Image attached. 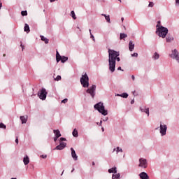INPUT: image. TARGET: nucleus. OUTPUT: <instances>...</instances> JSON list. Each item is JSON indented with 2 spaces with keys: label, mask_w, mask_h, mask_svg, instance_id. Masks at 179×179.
Here are the masks:
<instances>
[{
  "label": "nucleus",
  "mask_w": 179,
  "mask_h": 179,
  "mask_svg": "<svg viewBox=\"0 0 179 179\" xmlns=\"http://www.w3.org/2000/svg\"><path fill=\"white\" fill-rule=\"evenodd\" d=\"M115 61H117V62L121 61V59H120V52L109 49L108 62L109 69L111 72H114L115 71Z\"/></svg>",
  "instance_id": "1"
},
{
  "label": "nucleus",
  "mask_w": 179,
  "mask_h": 179,
  "mask_svg": "<svg viewBox=\"0 0 179 179\" xmlns=\"http://www.w3.org/2000/svg\"><path fill=\"white\" fill-rule=\"evenodd\" d=\"M156 27L157 36H159V37H162V38H166V36H167V34L169 33V29L162 26L160 21L157 22Z\"/></svg>",
  "instance_id": "2"
},
{
  "label": "nucleus",
  "mask_w": 179,
  "mask_h": 179,
  "mask_svg": "<svg viewBox=\"0 0 179 179\" xmlns=\"http://www.w3.org/2000/svg\"><path fill=\"white\" fill-rule=\"evenodd\" d=\"M95 110H97L99 113L102 114V115H107L108 114V111L106 110L104 107V104L101 102H99L94 106Z\"/></svg>",
  "instance_id": "3"
},
{
  "label": "nucleus",
  "mask_w": 179,
  "mask_h": 179,
  "mask_svg": "<svg viewBox=\"0 0 179 179\" xmlns=\"http://www.w3.org/2000/svg\"><path fill=\"white\" fill-rule=\"evenodd\" d=\"M80 83L83 87H89V76L85 73V75H83L80 78Z\"/></svg>",
  "instance_id": "4"
},
{
  "label": "nucleus",
  "mask_w": 179,
  "mask_h": 179,
  "mask_svg": "<svg viewBox=\"0 0 179 179\" xmlns=\"http://www.w3.org/2000/svg\"><path fill=\"white\" fill-rule=\"evenodd\" d=\"M64 141H66V138L64 137L60 138V144L55 148L56 150H62L64 148L66 147V143L63 142Z\"/></svg>",
  "instance_id": "5"
},
{
  "label": "nucleus",
  "mask_w": 179,
  "mask_h": 179,
  "mask_svg": "<svg viewBox=\"0 0 179 179\" xmlns=\"http://www.w3.org/2000/svg\"><path fill=\"white\" fill-rule=\"evenodd\" d=\"M47 90L42 88L40 91V93L38 94V96L41 100H45V99H47Z\"/></svg>",
  "instance_id": "6"
},
{
  "label": "nucleus",
  "mask_w": 179,
  "mask_h": 179,
  "mask_svg": "<svg viewBox=\"0 0 179 179\" xmlns=\"http://www.w3.org/2000/svg\"><path fill=\"white\" fill-rule=\"evenodd\" d=\"M138 167H142L143 169L148 168V161L145 158L139 159V165Z\"/></svg>",
  "instance_id": "7"
},
{
  "label": "nucleus",
  "mask_w": 179,
  "mask_h": 179,
  "mask_svg": "<svg viewBox=\"0 0 179 179\" xmlns=\"http://www.w3.org/2000/svg\"><path fill=\"white\" fill-rule=\"evenodd\" d=\"M87 93H89V94H90V96H92L93 99L96 95V85H93L88 90H87Z\"/></svg>",
  "instance_id": "8"
},
{
  "label": "nucleus",
  "mask_w": 179,
  "mask_h": 179,
  "mask_svg": "<svg viewBox=\"0 0 179 179\" xmlns=\"http://www.w3.org/2000/svg\"><path fill=\"white\" fill-rule=\"evenodd\" d=\"M171 58L176 59L177 62H179V53L177 50H174L172 51V54L171 55Z\"/></svg>",
  "instance_id": "9"
},
{
  "label": "nucleus",
  "mask_w": 179,
  "mask_h": 179,
  "mask_svg": "<svg viewBox=\"0 0 179 179\" xmlns=\"http://www.w3.org/2000/svg\"><path fill=\"white\" fill-rule=\"evenodd\" d=\"M167 132V126L166 124H160V134L162 136H164Z\"/></svg>",
  "instance_id": "10"
},
{
  "label": "nucleus",
  "mask_w": 179,
  "mask_h": 179,
  "mask_svg": "<svg viewBox=\"0 0 179 179\" xmlns=\"http://www.w3.org/2000/svg\"><path fill=\"white\" fill-rule=\"evenodd\" d=\"M141 111L142 113H145V114H148V117H149V108H146V106H143L140 108Z\"/></svg>",
  "instance_id": "11"
},
{
  "label": "nucleus",
  "mask_w": 179,
  "mask_h": 179,
  "mask_svg": "<svg viewBox=\"0 0 179 179\" xmlns=\"http://www.w3.org/2000/svg\"><path fill=\"white\" fill-rule=\"evenodd\" d=\"M71 156H72L73 160H78V155H76V152H75V150H73L71 148Z\"/></svg>",
  "instance_id": "12"
},
{
  "label": "nucleus",
  "mask_w": 179,
  "mask_h": 179,
  "mask_svg": "<svg viewBox=\"0 0 179 179\" xmlns=\"http://www.w3.org/2000/svg\"><path fill=\"white\" fill-rule=\"evenodd\" d=\"M140 178L141 179H149V176H148V173L145 172H142L139 174Z\"/></svg>",
  "instance_id": "13"
},
{
  "label": "nucleus",
  "mask_w": 179,
  "mask_h": 179,
  "mask_svg": "<svg viewBox=\"0 0 179 179\" xmlns=\"http://www.w3.org/2000/svg\"><path fill=\"white\" fill-rule=\"evenodd\" d=\"M135 48V44L132 42V41H130L129 43V51H134V49Z\"/></svg>",
  "instance_id": "14"
},
{
  "label": "nucleus",
  "mask_w": 179,
  "mask_h": 179,
  "mask_svg": "<svg viewBox=\"0 0 179 179\" xmlns=\"http://www.w3.org/2000/svg\"><path fill=\"white\" fill-rule=\"evenodd\" d=\"M23 162H24V164L25 166H27V164H29V163H30V159L29 158V157L27 155L24 157Z\"/></svg>",
  "instance_id": "15"
},
{
  "label": "nucleus",
  "mask_w": 179,
  "mask_h": 179,
  "mask_svg": "<svg viewBox=\"0 0 179 179\" xmlns=\"http://www.w3.org/2000/svg\"><path fill=\"white\" fill-rule=\"evenodd\" d=\"M22 124H26L27 122V116H20Z\"/></svg>",
  "instance_id": "16"
},
{
  "label": "nucleus",
  "mask_w": 179,
  "mask_h": 179,
  "mask_svg": "<svg viewBox=\"0 0 179 179\" xmlns=\"http://www.w3.org/2000/svg\"><path fill=\"white\" fill-rule=\"evenodd\" d=\"M53 132L55 134V136H57V138L61 137V132L59 130H53Z\"/></svg>",
  "instance_id": "17"
},
{
  "label": "nucleus",
  "mask_w": 179,
  "mask_h": 179,
  "mask_svg": "<svg viewBox=\"0 0 179 179\" xmlns=\"http://www.w3.org/2000/svg\"><path fill=\"white\" fill-rule=\"evenodd\" d=\"M62 56H61V55H59V52H58V51H57V53H56V60H57V62H59V61H61V57Z\"/></svg>",
  "instance_id": "18"
},
{
  "label": "nucleus",
  "mask_w": 179,
  "mask_h": 179,
  "mask_svg": "<svg viewBox=\"0 0 179 179\" xmlns=\"http://www.w3.org/2000/svg\"><path fill=\"white\" fill-rule=\"evenodd\" d=\"M62 56H61V55H59V52H58V51H57V53H56V60H57V62H59V61H61V57Z\"/></svg>",
  "instance_id": "19"
},
{
  "label": "nucleus",
  "mask_w": 179,
  "mask_h": 179,
  "mask_svg": "<svg viewBox=\"0 0 179 179\" xmlns=\"http://www.w3.org/2000/svg\"><path fill=\"white\" fill-rule=\"evenodd\" d=\"M166 43H171V41H174V38L173 36H168L166 38Z\"/></svg>",
  "instance_id": "20"
},
{
  "label": "nucleus",
  "mask_w": 179,
  "mask_h": 179,
  "mask_svg": "<svg viewBox=\"0 0 179 179\" xmlns=\"http://www.w3.org/2000/svg\"><path fill=\"white\" fill-rule=\"evenodd\" d=\"M24 30V31H26L27 33H29V31H30V27H29V24H25Z\"/></svg>",
  "instance_id": "21"
},
{
  "label": "nucleus",
  "mask_w": 179,
  "mask_h": 179,
  "mask_svg": "<svg viewBox=\"0 0 179 179\" xmlns=\"http://www.w3.org/2000/svg\"><path fill=\"white\" fill-rule=\"evenodd\" d=\"M117 96L123 97V99H127V97H128V94L127 93H123L122 94H117Z\"/></svg>",
  "instance_id": "22"
},
{
  "label": "nucleus",
  "mask_w": 179,
  "mask_h": 179,
  "mask_svg": "<svg viewBox=\"0 0 179 179\" xmlns=\"http://www.w3.org/2000/svg\"><path fill=\"white\" fill-rule=\"evenodd\" d=\"M108 173H117V168L116 167H113L112 169H108Z\"/></svg>",
  "instance_id": "23"
},
{
  "label": "nucleus",
  "mask_w": 179,
  "mask_h": 179,
  "mask_svg": "<svg viewBox=\"0 0 179 179\" xmlns=\"http://www.w3.org/2000/svg\"><path fill=\"white\" fill-rule=\"evenodd\" d=\"M127 37H128V35H127L125 34H120V39L124 40V38H127Z\"/></svg>",
  "instance_id": "24"
},
{
  "label": "nucleus",
  "mask_w": 179,
  "mask_h": 179,
  "mask_svg": "<svg viewBox=\"0 0 179 179\" xmlns=\"http://www.w3.org/2000/svg\"><path fill=\"white\" fill-rule=\"evenodd\" d=\"M41 38L42 41H44L45 44H48V39L47 38L44 37V36H41Z\"/></svg>",
  "instance_id": "25"
},
{
  "label": "nucleus",
  "mask_w": 179,
  "mask_h": 179,
  "mask_svg": "<svg viewBox=\"0 0 179 179\" xmlns=\"http://www.w3.org/2000/svg\"><path fill=\"white\" fill-rule=\"evenodd\" d=\"M67 59L68 57L62 56L60 59V61L64 64V62H66Z\"/></svg>",
  "instance_id": "26"
},
{
  "label": "nucleus",
  "mask_w": 179,
  "mask_h": 179,
  "mask_svg": "<svg viewBox=\"0 0 179 179\" xmlns=\"http://www.w3.org/2000/svg\"><path fill=\"white\" fill-rule=\"evenodd\" d=\"M73 136L75 138H78V130L76 129H74L73 131Z\"/></svg>",
  "instance_id": "27"
},
{
  "label": "nucleus",
  "mask_w": 179,
  "mask_h": 179,
  "mask_svg": "<svg viewBox=\"0 0 179 179\" xmlns=\"http://www.w3.org/2000/svg\"><path fill=\"white\" fill-rule=\"evenodd\" d=\"M102 16H104L105 19L108 22V23H110V15H106V14H102Z\"/></svg>",
  "instance_id": "28"
},
{
  "label": "nucleus",
  "mask_w": 179,
  "mask_h": 179,
  "mask_svg": "<svg viewBox=\"0 0 179 179\" xmlns=\"http://www.w3.org/2000/svg\"><path fill=\"white\" fill-rule=\"evenodd\" d=\"M71 16L74 20H76V15L75 14V11H71Z\"/></svg>",
  "instance_id": "29"
},
{
  "label": "nucleus",
  "mask_w": 179,
  "mask_h": 179,
  "mask_svg": "<svg viewBox=\"0 0 179 179\" xmlns=\"http://www.w3.org/2000/svg\"><path fill=\"white\" fill-rule=\"evenodd\" d=\"M120 177H121V175L120 173H117L116 175H113L112 179H118Z\"/></svg>",
  "instance_id": "30"
},
{
  "label": "nucleus",
  "mask_w": 179,
  "mask_h": 179,
  "mask_svg": "<svg viewBox=\"0 0 179 179\" xmlns=\"http://www.w3.org/2000/svg\"><path fill=\"white\" fill-rule=\"evenodd\" d=\"M90 38L93 40V41H96V39L94 38V36H93V34H92V29H89Z\"/></svg>",
  "instance_id": "31"
},
{
  "label": "nucleus",
  "mask_w": 179,
  "mask_h": 179,
  "mask_svg": "<svg viewBox=\"0 0 179 179\" xmlns=\"http://www.w3.org/2000/svg\"><path fill=\"white\" fill-rule=\"evenodd\" d=\"M159 54H158L157 52H155V54H154L152 58H153L154 59H159Z\"/></svg>",
  "instance_id": "32"
},
{
  "label": "nucleus",
  "mask_w": 179,
  "mask_h": 179,
  "mask_svg": "<svg viewBox=\"0 0 179 179\" xmlns=\"http://www.w3.org/2000/svg\"><path fill=\"white\" fill-rule=\"evenodd\" d=\"M0 128H3V129H6V125L3 123H0Z\"/></svg>",
  "instance_id": "33"
},
{
  "label": "nucleus",
  "mask_w": 179,
  "mask_h": 179,
  "mask_svg": "<svg viewBox=\"0 0 179 179\" xmlns=\"http://www.w3.org/2000/svg\"><path fill=\"white\" fill-rule=\"evenodd\" d=\"M21 15L22 16H27V11H22Z\"/></svg>",
  "instance_id": "34"
},
{
  "label": "nucleus",
  "mask_w": 179,
  "mask_h": 179,
  "mask_svg": "<svg viewBox=\"0 0 179 179\" xmlns=\"http://www.w3.org/2000/svg\"><path fill=\"white\" fill-rule=\"evenodd\" d=\"M116 152L118 153L119 152H122V149L120 148V147H117Z\"/></svg>",
  "instance_id": "35"
},
{
  "label": "nucleus",
  "mask_w": 179,
  "mask_h": 179,
  "mask_svg": "<svg viewBox=\"0 0 179 179\" xmlns=\"http://www.w3.org/2000/svg\"><path fill=\"white\" fill-rule=\"evenodd\" d=\"M55 80H61V76H57L55 78Z\"/></svg>",
  "instance_id": "36"
},
{
  "label": "nucleus",
  "mask_w": 179,
  "mask_h": 179,
  "mask_svg": "<svg viewBox=\"0 0 179 179\" xmlns=\"http://www.w3.org/2000/svg\"><path fill=\"white\" fill-rule=\"evenodd\" d=\"M62 103H64L65 104V103H68V99H64V100L62 101Z\"/></svg>",
  "instance_id": "37"
},
{
  "label": "nucleus",
  "mask_w": 179,
  "mask_h": 179,
  "mask_svg": "<svg viewBox=\"0 0 179 179\" xmlns=\"http://www.w3.org/2000/svg\"><path fill=\"white\" fill-rule=\"evenodd\" d=\"M153 2H150V3H149V5H148V6L150 7V8H153Z\"/></svg>",
  "instance_id": "38"
},
{
  "label": "nucleus",
  "mask_w": 179,
  "mask_h": 179,
  "mask_svg": "<svg viewBox=\"0 0 179 179\" xmlns=\"http://www.w3.org/2000/svg\"><path fill=\"white\" fill-rule=\"evenodd\" d=\"M176 6H179V0H176Z\"/></svg>",
  "instance_id": "39"
},
{
  "label": "nucleus",
  "mask_w": 179,
  "mask_h": 179,
  "mask_svg": "<svg viewBox=\"0 0 179 179\" xmlns=\"http://www.w3.org/2000/svg\"><path fill=\"white\" fill-rule=\"evenodd\" d=\"M131 57H138V53L131 54Z\"/></svg>",
  "instance_id": "40"
},
{
  "label": "nucleus",
  "mask_w": 179,
  "mask_h": 179,
  "mask_svg": "<svg viewBox=\"0 0 179 179\" xmlns=\"http://www.w3.org/2000/svg\"><path fill=\"white\" fill-rule=\"evenodd\" d=\"M58 138H59V137H57L56 136H55V137H54V141H55V142H57V141L58 140Z\"/></svg>",
  "instance_id": "41"
},
{
  "label": "nucleus",
  "mask_w": 179,
  "mask_h": 179,
  "mask_svg": "<svg viewBox=\"0 0 179 179\" xmlns=\"http://www.w3.org/2000/svg\"><path fill=\"white\" fill-rule=\"evenodd\" d=\"M42 159H47V155H41Z\"/></svg>",
  "instance_id": "42"
},
{
  "label": "nucleus",
  "mask_w": 179,
  "mask_h": 179,
  "mask_svg": "<svg viewBox=\"0 0 179 179\" xmlns=\"http://www.w3.org/2000/svg\"><path fill=\"white\" fill-rule=\"evenodd\" d=\"M103 121H108V117H106L103 120Z\"/></svg>",
  "instance_id": "43"
},
{
  "label": "nucleus",
  "mask_w": 179,
  "mask_h": 179,
  "mask_svg": "<svg viewBox=\"0 0 179 179\" xmlns=\"http://www.w3.org/2000/svg\"><path fill=\"white\" fill-rule=\"evenodd\" d=\"M21 47H22V50L23 51L24 50V46L22 44H21Z\"/></svg>",
  "instance_id": "44"
},
{
  "label": "nucleus",
  "mask_w": 179,
  "mask_h": 179,
  "mask_svg": "<svg viewBox=\"0 0 179 179\" xmlns=\"http://www.w3.org/2000/svg\"><path fill=\"white\" fill-rule=\"evenodd\" d=\"M15 143H17V145L19 143V140L17 138L15 139Z\"/></svg>",
  "instance_id": "45"
},
{
  "label": "nucleus",
  "mask_w": 179,
  "mask_h": 179,
  "mask_svg": "<svg viewBox=\"0 0 179 179\" xmlns=\"http://www.w3.org/2000/svg\"><path fill=\"white\" fill-rule=\"evenodd\" d=\"M135 103V101L133 99L131 101V104H134Z\"/></svg>",
  "instance_id": "46"
},
{
  "label": "nucleus",
  "mask_w": 179,
  "mask_h": 179,
  "mask_svg": "<svg viewBox=\"0 0 179 179\" xmlns=\"http://www.w3.org/2000/svg\"><path fill=\"white\" fill-rule=\"evenodd\" d=\"M117 71H122V69H121V66L117 68Z\"/></svg>",
  "instance_id": "47"
},
{
  "label": "nucleus",
  "mask_w": 179,
  "mask_h": 179,
  "mask_svg": "<svg viewBox=\"0 0 179 179\" xmlns=\"http://www.w3.org/2000/svg\"><path fill=\"white\" fill-rule=\"evenodd\" d=\"M131 78H132L133 80H135V76H132Z\"/></svg>",
  "instance_id": "48"
},
{
  "label": "nucleus",
  "mask_w": 179,
  "mask_h": 179,
  "mask_svg": "<svg viewBox=\"0 0 179 179\" xmlns=\"http://www.w3.org/2000/svg\"><path fill=\"white\" fill-rule=\"evenodd\" d=\"M2 8V3H0V9Z\"/></svg>",
  "instance_id": "49"
},
{
  "label": "nucleus",
  "mask_w": 179,
  "mask_h": 179,
  "mask_svg": "<svg viewBox=\"0 0 179 179\" xmlns=\"http://www.w3.org/2000/svg\"><path fill=\"white\" fill-rule=\"evenodd\" d=\"M101 129H102V131L104 132V127H102Z\"/></svg>",
  "instance_id": "50"
},
{
  "label": "nucleus",
  "mask_w": 179,
  "mask_h": 179,
  "mask_svg": "<svg viewBox=\"0 0 179 179\" xmlns=\"http://www.w3.org/2000/svg\"><path fill=\"white\" fill-rule=\"evenodd\" d=\"M50 2H55V0H50Z\"/></svg>",
  "instance_id": "51"
},
{
  "label": "nucleus",
  "mask_w": 179,
  "mask_h": 179,
  "mask_svg": "<svg viewBox=\"0 0 179 179\" xmlns=\"http://www.w3.org/2000/svg\"><path fill=\"white\" fill-rule=\"evenodd\" d=\"M122 22H124V17L121 18Z\"/></svg>",
  "instance_id": "52"
},
{
  "label": "nucleus",
  "mask_w": 179,
  "mask_h": 179,
  "mask_svg": "<svg viewBox=\"0 0 179 179\" xmlns=\"http://www.w3.org/2000/svg\"><path fill=\"white\" fill-rule=\"evenodd\" d=\"M73 171H75V169H73V170L71 171V173H73Z\"/></svg>",
  "instance_id": "53"
},
{
  "label": "nucleus",
  "mask_w": 179,
  "mask_h": 179,
  "mask_svg": "<svg viewBox=\"0 0 179 179\" xmlns=\"http://www.w3.org/2000/svg\"><path fill=\"white\" fill-rule=\"evenodd\" d=\"M101 122H103V121L101 120V121H100V125H101Z\"/></svg>",
  "instance_id": "54"
},
{
  "label": "nucleus",
  "mask_w": 179,
  "mask_h": 179,
  "mask_svg": "<svg viewBox=\"0 0 179 179\" xmlns=\"http://www.w3.org/2000/svg\"><path fill=\"white\" fill-rule=\"evenodd\" d=\"M115 150H116V149H115V148H114L113 152H115Z\"/></svg>",
  "instance_id": "55"
},
{
  "label": "nucleus",
  "mask_w": 179,
  "mask_h": 179,
  "mask_svg": "<svg viewBox=\"0 0 179 179\" xmlns=\"http://www.w3.org/2000/svg\"><path fill=\"white\" fill-rule=\"evenodd\" d=\"M92 166H94V162H92Z\"/></svg>",
  "instance_id": "56"
},
{
  "label": "nucleus",
  "mask_w": 179,
  "mask_h": 179,
  "mask_svg": "<svg viewBox=\"0 0 179 179\" xmlns=\"http://www.w3.org/2000/svg\"><path fill=\"white\" fill-rule=\"evenodd\" d=\"M62 174H64V171H63V172H62Z\"/></svg>",
  "instance_id": "57"
},
{
  "label": "nucleus",
  "mask_w": 179,
  "mask_h": 179,
  "mask_svg": "<svg viewBox=\"0 0 179 179\" xmlns=\"http://www.w3.org/2000/svg\"><path fill=\"white\" fill-rule=\"evenodd\" d=\"M118 1H120V2H121V0H118Z\"/></svg>",
  "instance_id": "58"
},
{
  "label": "nucleus",
  "mask_w": 179,
  "mask_h": 179,
  "mask_svg": "<svg viewBox=\"0 0 179 179\" xmlns=\"http://www.w3.org/2000/svg\"><path fill=\"white\" fill-rule=\"evenodd\" d=\"M0 3H1V0H0Z\"/></svg>",
  "instance_id": "59"
}]
</instances>
